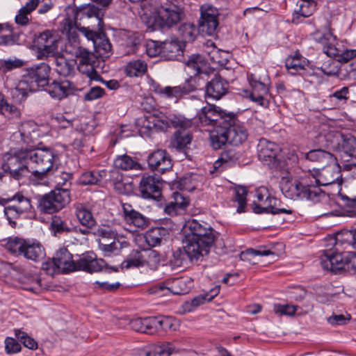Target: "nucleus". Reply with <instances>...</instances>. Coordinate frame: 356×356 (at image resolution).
Wrapping results in <instances>:
<instances>
[{
  "instance_id": "nucleus-61",
  "label": "nucleus",
  "mask_w": 356,
  "mask_h": 356,
  "mask_svg": "<svg viewBox=\"0 0 356 356\" xmlns=\"http://www.w3.org/2000/svg\"><path fill=\"white\" fill-rule=\"evenodd\" d=\"M285 66L287 70H293L291 74H296L300 70H304V65L302 64V57L296 54L293 56H289L286 59Z\"/></svg>"
},
{
  "instance_id": "nucleus-34",
  "label": "nucleus",
  "mask_w": 356,
  "mask_h": 356,
  "mask_svg": "<svg viewBox=\"0 0 356 356\" xmlns=\"http://www.w3.org/2000/svg\"><path fill=\"white\" fill-rule=\"evenodd\" d=\"M22 256L29 260L39 261L45 257V250L38 241L26 240Z\"/></svg>"
},
{
  "instance_id": "nucleus-1",
  "label": "nucleus",
  "mask_w": 356,
  "mask_h": 356,
  "mask_svg": "<svg viewBox=\"0 0 356 356\" xmlns=\"http://www.w3.org/2000/svg\"><path fill=\"white\" fill-rule=\"evenodd\" d=\"M341 177L340 166L337 163L325 165L313 174L311 172L295 182L286 191V195L292 200H307L317 202L324 195L321 186L335 183Z\"/></svg>"
},
{
  "instance_id": "nucleus-26",
  "label": "nucleus",
  "mask_w": 356,
  "mask_h": 356,
  "mask_svg": "<svg viewBox=\"0 0 356 356\" xmlns=\"http://www.w3.org/2000/svg\"><path fill=\"white\" fill-rule=\"evenodd\" d=\"M321 265L323 268L337 273L344 268L345 263L341 253L331 249L324 250Z\"/></svg>"
},
{
  "instance_id": "nucleus-58",
  "label": "nucleus",
  "mask_w": 356,
  "mask_h": 356,
  "mask_svg": "<svg viewBox=\"0 0 356 356\" xmlns=\"http://www.w3.org/2000/svg\"><path fill=\"white\" fill-rule=\"evenodd\" d=\"M292 212V210L290 209L281 207L280 200L275 198V197L271 196L265 213H272L273 215L280 213L291 214Z\"/></svg>"
},
{
  "instance_id": "nucleus-2",
  "label": "nucleus",
  "mask_w": 356,
  "mask_h": 356,
  "mask_svg": "<svg viewBox=\"0 0 356 356\" xmlns=\"http://www.w3.org/2000/svg\"><path fill=\"white\" fill-rule=\"evenodd\" d=\"M143 9V20L151 31L172 27L177 24L183 16L181 8L170 2H152L149 8L144 5Z\"/></svg>"
},
{
  "instance_id": "nucleus-44",
  "label": "nucleus",
  "mask_w": 356,
  "mask_h": 356,
  "mask_svg": "<svg viewBox=\"0 0 356 356\" xmlns=\"http://www.w3.org/2000/svg\"><path fill=\"white\" fill-rule=\"evenodd\" d=\"M219 291V286H216L210 290V291L208 293L195 297L191 300V302H185L184 309L188 312H191L193 309L199 307L204 302L211 301L213 298L218 294Z\"/></svg>"
},
{
  "instance_id": "nucleus-14",
  "label": "nucleus",
  "mask_w": 356,
  "mask_h": 356,
  "mask_svg": "<svg viewBox=\"0 0 356 356\" xmlns=\"http://www.w3.org/2000/svg\"><path fill=\"white\" fill-rule=\"evenodd\" d=\"M81 33L90 41L92 42L95 52L101 57H108L112 45L106 33L102 31H93L89 27L80 29Z\"/></svg>"
},
{
  "instance_id": "nucleus-11",
  "label": "nucleus",
  "mask_w": 356,
  "mask_h": 356,
  "mask_svg": "<svg viewBox=\"0 0 356 356\" xmlns=\"http://www.w3.org/2000/svg\"><path fill=\"white\" fill-rule=\"evenodd\" d=\"M51 68L48 64L41 63L24 70L21 84H26L30 91H36L39 88L47 86Z\"/></svg>"
},
{
  "instance_id": "nucleus-7",
  "label": "nucleus",
  "mask_w": 356,
  "mask_h": 356,
  "mask_svg": "<svg viewBox=\"0 0 356 356\" xmlns=\"http://www.w3.org/2000/svg\"><path fill=\"white\" fill-rule=\"evenodd\" d=\"M331 146L336 149L345 162L343 170H350L356 168V138L350 134L337 133L333 136Z\"/></svg>"
},
{
  "instance_id": "nucleus-60",
  "label": "nucleus",
  "mask_w": 356,
  "mask_h": 356,
  "mask_svg": "<svg viewBox=\"0 0 356 356\" xmlns=\"http://www.w3.org/2000/svg\"><path fill=\"white\" fill-rule=\"evenodd\" d=\"M143 40V37L140 33L138 32L129 33L127 35L125 44L127 47L130 48L131 51L135 53L138 47L142 44Z\"/></svg>"
},
{
  "instance_id": "nucleus-10",
  "label": "nucleus",
  "mask_w": 356,
  "mask_h": 356,
  "mask_svg": "<svg viewBox=\"0 0 356 356\" xmlns=\"http://www.w3.org/2000/svg\"><path fill=\"white\" fill-rule=\"evenodd\" d=\"M258 158L261 162L270 169L280 170L284 168L279 146L265 138L259 140L257 145Z\"/></svg>"
},
{
  "instance_id": "nucleus-33",
  "label": "nucleus",
  "mask_w": 356,
  "mask_h": 356,
  "mask_svg": "<svg viewBox=\"0 0 356 356\" xmlns=\"http://www.w3.org/2000/svg\"><path fill=\"white\" fill-rule=\"evenodd\" d=\"M161 57L165 60H174L183 54L182 45L177 39L171 38L163 42Z\"/></svg>"
},
{
  "instance_id": "nucleus-57",
  "label": "nucleus",
  "mask_w": 356,
  "mask_h": 356,
  "mask_svg": "<svg viewBox=\"0 0 356 356\" xmlns=\"http://www.w3.org/2000/svg\"><path fill=\"white\" fill-rule=\"evenodd\" d=\"M144 266L142 251L134 250L122 263V267L129 268Z\"/></svg>"
},
{
  "instance_id": "nucleus-35",
  "label": "nucleus",
  "mask_w": 356,
  "mask_h": 356,
  "mask_svg": "<svg viewBox=\"0 0 356 356\" xmlns=\"http://www.w3.org/2000/svg\"><path fill=\"white\" fill-rule=\"evenodd\" d=\"M193 138L190 130L175 131L170 138V146L179 152H184L189 148Z\"/></svg>"
},
{
  "instance_id": "nucleus-19",
  "label": "nucleus",
  "mask_w": 356,
  "mask_h": 356,
  "mask_svg": "<svg viewBox=\"0 0 356 356\" xmlns=\"http://www.w3.org/2000/svg\"><path fill=\"white\" fill-rule=\"evenodd\" d=\"M162 182L159 177L143 175L140 181V191L145 199L159 200L161 196Z\"/></svg>"
},
{
  "instance_id": "nucleus-32",
  "label": "nucleus",
  "mask_w": 356,
  "mask_h": 356,
  "mask_svg": "<svg viewBox=\"0 0 356 356\" xmlns=\"http://www.w3.org/2000/svg\"><path fill=\"white\" fill-rule=\"evenodd\" d=\"M167 127H172L176 131L189 130L193 126V120L181 114H170L161 120Z\"/></svg>"
},
{
  "instance_id": "nucleus-3",
  "label": "nucleus",
  "mask_w": 356,
  "mask_h": 356,
  "mask_svg": "<svg viewBox=\"0 0 356 356\" xmlns=\"http://www.w3.org/2000/svg\"><path fill=\"white\" fill-rule=\"evenodd\" d=\"M183 233L184 242L191 245L202 257L209 254L216 239L214 230L197 220L187 221L183 227Z\"/></svg>"
},
{
  "instance_id": "nucleus-4",
  "label": "nucleus",
  "mask_w": 356,
  "mask_h": 356,
  "mask_svg": "<svg viewBox=\"0 0 356 356\" xmlns=\"http://www.w3.org/2000/svg\"><path fill=\"white\" fill-rule=\"evenodd\" d=\"M29 164L32 179L42 181L57 169L58 155L51 147L28 148Z\"/></svg>"
},
{
  "instance_id": "nucleus-62",
  "label": "nucleus",
  "mask_w": 356,
  "mask_h": 356,
  "mask_svg": "<svg viewBox=\"0 0 356 356\" xmlns=\"http://www.w3.org/2000/svg\"><path fill=\"white\" fill-rule=\"evenodd\" d=\"M238 157L233 149H228L221 153L220 158L214 163L215 168H218L221 164H232L236 162Z\"/></svg>"
},
{
  "instance_id": "nucleus-17",
  "label": "nucleus",
  "mask_w": 356,
  "mask_h": 356,
  "mask_svg": "<svg viewBox=\"0 0 356 356\" xmlns=\"http://www.w3.org/2000/svg\"><path fill=\"white\" fill-rule=\"evenodd\" d=\"M248 80L251 90H245V96L253 102L263 107H267L269 102L264 96L268 92V86L257 80L253 74L249 76Z\"/></svg>"
},
{
  "instance_id": "nucleus-15",
  "label": "nucleus",
  "mask_w": 356,
  "mask_h": 356,
  "mask_svg": "<svg viewBox=\"0 0 356 356\" xmlns=\"http://www.w3.org/2000/svg\"><path fill=\"white\" fill-rule=\"evenodd\" d=\"M233 113H226L215 105L208 104L203 107L199 113L200 122L203 125L217 126L226 125L228 118L232 115Z\"/></svg>"
},
{
  "instance_id": "nucleus-59",
  "label": "nucleus",
  "mask_w": 356,
  "mask_h": 356,
  "mask_svg": "<svg viewBox=\"0 0 356 356\" xmlns=\"http://www.w3.org/2000/svg\"><path fill=\"white\" fill-rule=\"evenodd\" d=\"M24 65V61L22 59L14 58L1 60L0 61V70L6 74L13 70L22 67Z\"/></svg>"
},
{
  "instance_id": "nucleus-40",
  "label": "nucleus",
  "mask_w": 356,
  "mask_h": 356,
  "mask_svg": "<svg viewBox=\"0 0 356 356\" xmlns=\"http://www.w3.org/2000/svg\"><path fill=\"white\" fill-rule=\"evenodd\" d=\"M305 156L307 160L318 163L322 167L330 163L334 164L337 161L334 155L321 149L310 150Z\"/></svg>"
},
{
  "instance_id": "nucleus-9",
  "label": "nucleus",
  "mask_w": 356,
  "mask_h": 356,
  "mask_svg": "<svg viewBox=\"0 0 356 356\" xmlns=\"http://www.w3.org/2000/svg\"><path fill=\"white\" fill-rule=\"evenodd\" d=\"M316 42L323 45V51L330 57H337V61L347 63L356 57V49L342 51L334 45L336 37L330 31L325 33L316 32L314 35Z\"/></svg>"
},
{
  "instance_id": "nucleus-56",
  "label": "nucleus",
  "mask_w": 356,
  "mask_h": 356,
  "mask_svg": "<svg viewBox=\"0 0 356 356\" xmlns=\"http://www.w3.org/2000/svg\"><path fill=\"white\" fill-rule=\"evenodd\" d=\"M142 253L144 265L147 264L152 268H156L161 261L160 254L156 250L151 248L143 250Z\"/></svg>"
},
{
  "instance_id": "nucleus-49",
  "label": "nucleus",
  "mask_w": 356,
  "mask_h": 356,
  "mask_svg": "<svg viewBox=\"0 0 356 356\" xmlns=\"http://www.w3.org/2000/svg\"><path fill=\"white\" fill-rule=\"evenodd\" d=\"M247 188L244 186H238L234 190V196L232 198L233 207H236L237 213L245 212L247 205Z\"/></svg>"
},
{
  "instance_id": "nucleus-45",
  "label": "nucleus",
  "mask_w": 356,
  "mask_h": 356,
  "mask_svg": "<svg viewBox=\"0 0 356 356\" xmlns=\"http://www.w3.org/2000/svg\"><path fill=\"white\" fill-rule=\"evenodd\" d=\"M26 239L17 236H12L2 241V245L11 254L20 255L23 253Z\"/></svg>"
},
{
  "instance_id": "nucleus-25",
  "label": "nucleus",
  "mask_w": 356,
  "mask_h": 356,
  "mask_svg": "<svg viewBox=\"0 0 356 356\" xmlns=\"http://www.w3.org/2000/svg\"><path fill=\"white\" fill-rule=\"evenodd\" d=\"M228 89L229 83L219 74H216L206 85V97L218 100L227 93Z\"/></svg>"
},
{
  "instance_id": "nucleus-51",
  "label": "nucleus",
  "mask_w": 356,
  "mask_h": 356,
  "mask_svg": "<svg viewBox=\"0 0 356 356\" xmlns=\"http://www.w3.org/2000/svg\"><path fill=\"white\" fill-rule=\"evenodd\" d=\"M114 165L123 170H140L141 168L140 163L127 154L118 156L114 161Z\"/></svg>"
},
{
  "instance_id": "nucleus-46",
  "label": "nucleus",
  "mask_w": 356,
  "mask_h": 356,
  "mask_svg": "<svg viewBox=\"0 0 356 356\" xmlns=\"http://www.w3.org/2000/svg\"><path fill=\"white\" fill-rule=\"evenodd\" d=\"M147 71V63L140 59L129 61L125 66L124 73L129 77H138L144 75Z\"/></svg>"
},
{
  "instance_id": "nucleus-39",
  "label": "nucleus",
  "mask_w": 356,
  "mask_h": 356,
  "mask_svg": "<svg viewBox=\"0 0 356 356\" xmlns=\"http://www.w3.org/2000/svg\"><path fill=\"white\" fill-rule=\"evenodd\" d=\"M186 65L195 72V76L203 74L207 76L209 72L210 69L208 63L204 57L200 54H193L189 56Z\"/></svg>"
},
{
  "instance_id": "nucleus-52",
  "label": "nucleus",
  "mask_w": 356,
  "mask_h": 356,
  "mask_svg": "<svg viewBox=\"0 0 356 356\" xmlns=\"http://www.w3.org/2000/svg\"><path fill=\"white\" fill-rule=\"evenodd\" d=\"M316 3L313 1L300 0L297 2V8L294 10L293 15L296 17H308L315 10Z\"/></svg>"
},
{
  "instance_id": "nucleus-8",
  "label": "nucleus",
  "mask_w": 356,
  "mask_h": 356,
  "mask_svg": "<svg viewBox=\"0 0 356 356\" xmlns=\"http://www.w3.org/2000/svg\"><path fill=\"white\" fill-rule=\"evenodd\" d=\"M70 200L68 189L56 188L38 198V208L41 213L51 214L65 208Z\"/></svg>"
},
{
  "instance_id": "nucleus-23",
  "label": "nucleus",
  "mask_w": 356,
  "mask_h": 356,
  "mask_svg": "<svg viewBox=\"0 0 356 356\" xmlns=\"http://www.w3.org/2000/svg\"><path fill=\"white\" fill-rule=\"evenodd\" d=\"M41 136V131L38 126L31 121L22 124L19 131L15 133V138L20 137L21 141L30 148L35 147Z\"/></svg>"
},
{
  "instance_id": "nucleus-29",
  "label": "nucleus",
  "mask_w": 356,
  "mask_h": 356,
  "mask_svg": "<svg viewBox=\"0 0 356 356\" xmlns=\"http://www.w3.org/2000/svg\"><path fill=\"white\" fill-rule=\"evenodd\" d=\"M84 53L85 54L79 58V63L76 65L78 70L90 79L99 80L101 76L95 69L96 63L95 55L90 51Z\"/></svg>"
},
{
  "instance_id": "nucleus-22",
  "label": "nucleus",
  "mask_w": 356,
  "mask_h": 356,
  "mask_svg": "<svg viewBox=\"0 0 356 356\" xmlns=\"http://www.w3.org/2000/svg\"><path fill=\"white\" fill-rule=\"evenodd\" d=\"M147 163L152 170L157 171L161 174L170 170L172 167V161L164 149H157L152 152L147 158Z\"/></svg>"
},
{
  "instance_id": "nucleus-13",
  "label": "nucleus",
  "mask_w": 356,
  "mask_h": 356,
  "mask_svg": "<svg viewBox=\"0 0 356 356\" xmlns=\"http://www.w3.org/2000/svg\"><path fill=\"white\" fill-rule=\"evenodd\" d=\"M60 42V36L54 31L46 30L40 33L35 40V45L38 49V57H52L58 54V44Z\"/></svg>"
},
{
  "instance_id": "nucleus-18",
  "label": "nucleus",
  "mask_w": 356,
  "mask_h": 356,
  "mask_svg": "<svg viewBox=\"0 0 356 356\" xmlns=\"http://www.w3.org/2000/svg\"><path fill=\"white\" fill-rule=\"evenodd\" d=\"M202 256L195 251L191 245L183 240V247L174 250L170 259L172 265L175 267L186 266L188 262L199 260Z\"/></svg>"
},
{
  "instance_id": "nucleus-31",
  "label": "nucleus",
  "mask_w": 356,
  "mask_h": 356,
  "mask_svg": "<svg viewBox=\"0 0 356 356\" xmlns=\"http://www.w3.org/2000/svg\"><path fill=\"white\" fill-rule=\"evenodd\" d=\"M52 57L55 65V71L59 75L70 76L74 74L75 67L77 65L75 59H67L60 54H56Z\"/></svg>"
},
{
  "instance_id": "nucleus-37",
  "label": "nucleus",
  "mask_w": 356,
  "mask_h": 356,
  "mask_svg": "<svg viewBox=\"0 0 356 356\" xmlns=\"http://www.w3.org/2000/svg\"><path fill=\"white\" fill-rule=\"evenodd\" d=\"M255 197L251 204L254 213L257 214L265 213L271 195L264 187L259 188L255 191Z\"/></svg>"
},
{
  "instance_id": "nucleus-55",
  "label": "nucleus",
  "mask_w": 356,
  "mask_h": 356,
  "mask_svg": "<svg viewBox=\"0 0 356 356\" xmlns=\"http://www.w3.org/2000/svg\"><path fill=\"white\" fill-rule=\"evenodd\" d=\"M179 31L184 42H191L194 41L199 32L198 29L191 23L182 24L179 27Z\"/></svg>"
},
{
  "instance_id": "nucleus-50",
  "label": "nucleus",
  "mask_w": 356,
  "mask_h": 356,
  "mask_svg": "<svg viewBox=\"0 0 356 356\" xmlns=\"http://www.w3.org/2000/svg\"><path fill=\"white\" fill-rule=\"evenodd\" d=\"M197 176L195 174L190 173L186 174L178 181H177L174 186L180 190H184L187 191H192L195 190L197 185Z\"/></svg>"
},
{
  "instance_id": "nucleus-64",
  "label": "nucleus",
  "mask_w": 356,
  "mask_h": 356,
  "mask_svg": "<svg viewBox=\"0 0 356 356\" xmlns=\"http://www.w3.org/2000/svg\"><path fill=\"white\" fill-rule=\"evenodd\" d=\"M163 48V42L157 40H148L145 44V51L149 57H155L160 56L161 57V51Z\"/></svg>"
},
{
  "instance_id": "nucleus-16",
  "label": "nucleus",
  "mask_w": 356,
  "mask_h": 356,
  "mask_svg": "<svg viewBox=\"0 0 356 356\" xmlns=\"http://www.w3.org/2000/svg\"><path fill=\"white\" fill-rule=\"evenodd\" d=\"M225 131L228 143L232 145H238L246 140L248 133L246 129L238 120L235 114L228 118Z\"/></svg>"
},
{
  "instance_id": "nucleus-43",
  "label": "nucleus",
  "mask_w": 356,
  "mask_h": 356,
  "mask_svg": "<svg viewBox=\"0 0 356 356\" xmlns=\"http://www.w3.org/2000/svg\"><path fill=\"white\" fill-rule=\"evenodd\" d=\"M75 227L70 225L68 220L60 216L55 215L51 217L50 230L54 236H58L64 233H70Z\"/></svg>"
},
{
  "instance_id": "nucleus-38",
  "label": "nucleus",
  "mask_w": 356,
  "mask_h": 356,
  "mask_svg": "<svg viewBox=\"0 0 356 356\" xmlns=\"http://www.w3.org/2000/svg\"><path fill=\"white\" fill-rule=\"evenodd\" d=\"M169 236V230L163 227H155L149 229L144 238L149 247L160 245L163 240H166Z\"/></svg>"
},
{
  "instance_id": "nucleus-36",
  "label": "nucleus",
  "mask_w": 356,
  "mask_h": 356,
  "mask_svg": "<svg viewBox=\"0 0 356 356\" xmlns=\"http://www.w3.org/2000/svg\"><path fill=\"white\" fill-rule=\"evenodd\" d=\"M80 29L79 23L70 17L69 13L67 17L60 23L61 31L67 35L68 42L79 43L78 32H81Z\"/></svg>"
},
{
  "instance_id": "nucleus-28",
  "label": "nucleus",
  "mask_w": 356,
  "mask_h": 356,
  "mask_svg": "<svg viewBox=\"0 0 356 356\" xmlns=\"http://www.w3.org/2000/svg\"><path fill=\"white\" fill-rule=\"evenodd\" d=\"M61 273L76 271L75 261L72 254L65 248L58 249L53 257Z\"/></svg>"
},
{
  "instance_id": "nucleus-24",
  "label": "nucleus",
  "mask_w": 356,
  "mask_h": 356,
  "mask_svg": "<svg viewBox=\"0 0 356 356\" xmlns=\"http://www.w3.org/2000/svg\"><path fill=\"white\" fill-rule=\"evenodd\" d=\"M71 12V18L76 22L86 18L95 17L97 21V26H102L103 14L102 10L95 5L88 4L79 8H72Z\"/></svg>"
},
{
  "instance_id": "nucleus-6",
  "label": "nucleus",
  "mask_w": 356,
  "mask_h": 356,
  "mask_svg": "<svg viewBox=\"0 0 356 356\" xmlns=\"http://www.w3.org/2000/svg\"><path fill=\"white\" fill-rule=\"evenodd\" d=\"M0 204L4 207V215L13 228L17 227V220L22 215L30 213L33 209L31 199L21 192L10 197L1 198Z\"/></svg>"
},
{
  "instance_id": "nucleus-41",
  "label": "nucleus",
  "mask_w": 356,
  "mask_h": 356,
  "mask_svg": "<svg viewBox=\"0 0 356 356\" xmlns=\"http://www.w3.org/2000/svg\"><path fill=\"white\" fill-rule=\"evenodd\" d=\"M106 170H95L83 172L79 177V184L86 185H101L107 176Z\"/></svg>"
},
{
  "instance_id": "nucleus-54",
  "label": "nucleus",
  "mask_w": 356,
  "mask_h": 356,
  "mask_svg": "<svg viewBox=\"0 0 356 356\" xmlns=\"http://www.w3.org/2000/svg\"><path fill=\"white\" fill-rule=\"evenodd\" d=\"M157 287L159 291H163V289L166 288L175 295L185 294L188 291V289L186 286V281L181 277L174 279L170 286L159 284Z\"/></svg>"
},
{
  "instance_id": "nucleus-48",
  "label": "nucleus",
  "mask_w": 356,
  "mask_h": 356,
  "mask_svg": "<svg viewBox=\"0 0 356 356\" xmlns=\"http://www.w3.org/2000/svg\"><path fill=\"white\" fill-rule=\"evenodd\" d=\"M39 3V0H30L26 5L22 7L18 14L15 16V20L16 24L25 26L29 22V15L35 9Z\"/></svg>"
},
{
  "instance_id": "nucleus-53",
  "label": "nucleus",
  "mask_w": 356,
  "mask_h": 356,
  "mask_svg": "<svg viewBox=\"0 0 356 356\" xmlns=\"http://www.w3.org/2000/svg\"><path fill=\"white\" fill-rule=\"evenodd\" d=\"M152 348L156 356H170L179 351L175 343L169 341L159 342L154 344Z\"/></svg>"
},
{
  "instance_id": "nucleus-27",
  "label": "nucleus",
  "mask_w": 356,
  "mask_h": 356,
  "mask_svg": "<svg viewBox=\"0 0 356 356\" xmlns=\"http://www.w3.org/2000/svg\"><path fill=\"white\" fill-rule=\"evenodd\" d=\"M122 207L123 218L127 224L142 229L148 226L149 219L139 211L135 210L131 204L123 203Z\"/></svg>"
},
{
  "instance_id": "nucleus-30",
  "label": "nucleus",
  "mask_w": 356,
  "mask_h": 356,
  "mask_svg": "<svg viewBox=\"0 0 356 356\" xmlns=\"http://www.w3.org/2000/svg\"><path fill=\"white\" fill-rule=\"evenodd\" d=\"M47 86L46 90L49 95L58 100L67 97L72 93L74 88L73 83L67 80L54 81L51 83H48Z\"/></svg>"
},
{
  "instance_id": "nucleus-42",
  "label": "nucleus",
  "mask_w": 356,
  "mask_h": 356,
  "mask_svg": "<svg viewBox=\"0 0 356 356\" xmlns=\"http://www.w3.org/2000/svg\"><path fill=\"white\" fill-rule=\"evenodd\" d=\"M74 207L76 216L83 226L87 228H92L95 227L96 220L86 205L78 202L74 204Z\"/></svg>"
},
{
  "instance_id": "nucleus-12",
  "label": "nucleus",
  "mask_w": 356,
  "mask_h": 356,
  "mask_svg": "<svg viewBox=\"0 0 356 356\" xmlns=\"http://www.w3.org/2000/svg\"><path fill=\"white\" fill-rule=\"evenodd\" d=\"M129 325L136 332L149 334H153L159 330H166L171 326L168 318L161 316L136 318L131 320Z\"/></svg>"
},
{
  "instance_id": "nucleus-5",
  "label": "nucleus",
  "mask_w": 356,
  "mask_h": 356,
  "mask_svg": "<svg viewBox=\"0 0 356 356\" xmlns=\"http://www.w3.org/2000/svg\"><path fill=\"white\" fill-rule=\"evenodd\" d=\"M28 148L11 149L2 156L1 168L10 177L20 180L31 172Z\"/></svg>"
},
{
  "instance_id": "nucleus-20",
  "label": "nucleus",
  "mask_w": 356,
  "mask_h": 356,
  "mask_svg": "<svg viewBox=\"0 0 356 356\" xmlns=\"http://www.w3.org/2000/svg\"><path fill=\"white\" fill-rule=\"evenodd\" d=\"M106 262L102 259H97L95 253L90 252L81 254L75 261L76 271L83 270L89 273L102 270Z\"/></svg>"
},
{
  "instance_id": "nucleus-63",
  "label": "nucleus",
  "mask_w": 356,
  "mask_h": 356,
  "mask_svg": "<svg viewBox=\"0 0 356 356\" xmlns=\"http://www.w3.org/2000/svg\"><path fill=\"white\" fill-rule=\"evenodd\" d=\"M15 334L17 339L23 343L26 348L31 350H35L38 348V343L26 332L20 330H15Z\"/></svg>"
},
{
  "instance_id": "nucleus-47",
  "label": "nucleus",
  "mask_w": 356,
  "mask_h": 356,
  "mask_svg": "<svg viewBox=\"0 0 356 356\" xmlns=\"http://www.w3.org/2000/svg\"><path fill=\"white\" fill-rule=\"evenodd\" d=\"M210 143L214 149H219L228 143L225 126H217L210 132Z\"/></svg>"
},
{
  "instance_id": "nucleus-21",
  "label": "nucleus",
  "mask_w": 356,
  "mask_h": 356,
  "mask_svg": "<svg viewBox=\"0 0 356 356\" xmlns=\"http://www.w3.org/2000/svg\"><path fill=\"white\" fill-rule=\"evenodd\" d=\"M218 10L213 7H208L201 12L198 31L202 35H212L214 34L218 26Z\"/></svg>"
}]
</instances>
